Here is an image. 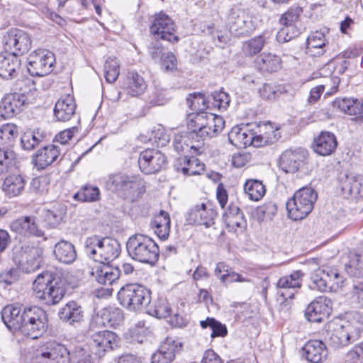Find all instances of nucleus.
<instances>
[{"label": "nucleus", "mask_w": 363, "mask_h": 363, "mask_svg": "<svg viewBox=\"0 0 363 363\" xmlns=\"http://www.w3.org/2000/svg\"><path fill=\"white\" fill-rule=\"evenodd\" d=\"M98 363L82 347H76L70 352L64 345L49 341L41 345L35 352L34 363Z\"/></svg>", "instance_id": "nucleus-1"}, {"label": "nucleus", "mask_w": 363, "mask_h": 363, "mask_svg": "<svg viewBox=\"0 0 363 363\" xmlns=\"http://www.w3.org/2000/svg\"><path fill=\"white\" fill-rule=\"evenodd\" d=\"M35 297L48 306L59 303L65 296V282L50 272L39 274L33 282Z\"/></svg>", "instance_id": "nucleus-2"}, {"label": "nucleus", "mask_w": 363, "mask_h": 363, "mask_svg": "<svg viewBox=\"0 0 363 363\" xmlns=\"http://www.w3.org/2000/svg\"><path fill=\"white\" fill-rule=\"evenodd\" d=\"M187 125L190 137L198 138L199 143L217 136L224 128L225 121L220 116L201 112L190 115Z\"/></svg>", "instance_id": "nucleus-3"}, {"label": "nucleus", "mask_w": 363, "mask_h": 363, "mask_svg": "<svg viewBox=\"0 0 363 363\" xmlns=\"http://www.w3.org/2000/svg\"><path fill=\"white\" fill-rule=\"evenodd\" d=\"M86 255L95 262L105 264L117 258L121 253V245L115 239L101 238L94 235L86 238L84 245Z\"/></svg>", "instance_id": "nucleus-4"}, {"label": "nucleus", "mask_w": 363, "mask_h": 363, "mask_svg": "<svg viewBox=\"0 0 363 363\" xmlns=\"http://www.w3.org/2000/svg\"><path fill=\"white\" fill-rule=\"evenodd\" d=\"M127 252L134 260L154 265L158 260L160 250L157 244L143 234L130 236L126 244Z\"/></svg>", "instance_id": "nucleus-5"}, {"label": "nucleus", "mask_w": 363, "mask_h": 363, "mask_svg": "<svg viewBox=\"0 0 363 363\" xmlns=\"http://www.w3.org/2000/svg\"><path fill=\"white\" fill-rule=\"evenodd\" d=\"M318 194L311 187H303L286 202L289 217L294 220L306 218L313 210Z\"/></svg>", "instance_id": "nucleus-6"}, {"label": "nucleus", "mask_w": 363, "mask_h": 363, "mask_svg": "<svg viewBox=\"0 0 363 363\" xmlns=\"http://www.w3.org/2000/svg\"><path fill=\"white\" fill-rule=\"evenodd\" d=\"M118 299L121 306L131 311H140L147 307L150 301V291L137 284H128L118 292Z\"/></svg>", "instance_id": "nucleus-7"}, {"label": "nucleus", "mask_w": 363, "mask_h": 363, "mask_svg": "<svg viewBox=\"0 0 363 363\" xmlns=\"http://www.w3.org/2000/svg\"><path fill=\"white\" fill-rule=\"evenodd\" d=\"M361 329L358 322H332L328 325L327 335L335 345L346 346L359 338Z\"/></svg>", "instance_id": "nucleus-8"}, {"label": "nucleus", "mask_w": 363, "mask_h": 363, "mask_svg": "<svg viewBox=\"0 0 363 363\" xmlns=\"http://www.w3.org/2000/svg\"><path fill=\"white\" fill-rule=\"evenodd\" d=\"M23 320L20 331L25 336L37 339L47 330L46 313L39 307L25 308Z\"/></svg>", "instance_id": "nucleus-9"}, {"label": "nucleus", "mask_w": 363, "mask_h": 363, "mask_svg": "<svg viewBox=\"0 0 363 363\" xmlns=\"http://www.w3.org/2000/svg\"><path fill=\"white\" fill-rule=\"evenodd\" d=\"M311 280L310 289L323 292L335 291L342 286L343 283L342 277L340 275L337 270L329 267L314 270L311 274Z\"/></svg>", "instance_id": "nucleus-10"}, {"label": "nucleus", "mask_w": 363, "mask_h": 363, "mask_svg": "<svg viewBox=\"0 0 363 363\" xmlns=\"http://www.w3.org/2000/svg\"><path fill=\"white\" fill-rule=\"evenodd\" d=\"M28 71L34 77H43L50 74L55 67V57L50 50L38 49L28 57Z\"/></svg>", "instance_id": "nucleus-11"}, {"label": "nucleus", "mask_w": 363, "mask_h": 363, "mask_svg": "<svg viewBox=\"0 0 363 363\" xmlns=\"http://www.w3.org/2000/svg\"><path fill=\"white\" fill-rule=\"evenodd\" d=\"M228 23L230 33L236 35H247L256 28L250 12L238 5H234L230 9Z\"/></svg>", "instance_id": "nucleus-12"}, {"label": "nucleus", "mask_w": 363, "mask_h": 363, "mask_svg": "<svg viewBox=\"0 0 363 363\" xmlns=\"http://www.w3.org/2000/svg\"><path fill=\"white\" fill-rule=\"evenodd\" d=\"M3 43L6 51L18 57L30 50L32 39L30 35L23 30L11 28L4 35Z\"/></svg>", "instance_id": "nucleus-13"}, {"label": "nucleus", "mask_w": 363, "mask_h": 363, "mask_svg": "<svg viewBox=\"0 0 363 363\" xmlns=\"http://www.w3.org/2000/svg\"><path fill=\"white\" fill-rule=\"evenodd\" d=\"M42 255L43 250L40 247L26 245L15 253L13 261L22 272L30 273L40 267Z\"/></svg>", "instance_id": "nucleus-14"}, {"label": "nucleus", "mask_w": 363, "mask_h": 363, "mask_svg": "<svg viewBox=\"0 0 363 363\" xmlns=\"http://www.w3.org/2000/svg\"><path fill=\"white\" fill-rule=\"evenodd\" d=\"M150 33L157 38L171 43L177 42L175 25L172 19L163 12L155 14L150 26Z\"/></svg>", "instance_id": "nucleus-15"}, {"label": "nucleus", "mask_w": 363, "mask_h": 363, "mask_svg": "<svg viewBox=\"0 0 363 363\" xmlns=\"http://www.w3.org/2000/svg\"><path fill=\"white\" fill-rule=\"evenodd\" d=\"M118 336L109 330L98 331L91 335L89 343L90 352L99 358L105 355L106 352L117 346Z\"/></svg>", "instance_id": "nucleus-16"}, {"label": "nucleus", "mask_w": 363, "mask_h": 363, "mask_svg": "<svg viewBox=\"0 0 363 363\" xmlns=\"http://www.w3.org/2000/svg\"><path fill=\"white\" fill-rule=\"evenodd\" d=\"M167 164V158L162 152L155 149H147L140 152L138 158L139 167L144 174H155L162 170Z\"/></svg>", "instance_id": "nucleus-17"}, {"label": "nucleus", "mask_w": 363, "mask_h": 363, "mask_svg": "<svg viewBox=\"0 0 363 363\" xmlns=\"http://www.w3.org/2000/svg\"><path fill=\"white\" fill-rule=\"evenodd\" d=\"M27 97L19 93L6 94L0 101V118L9 119L21 113L26 106Z\"/></svg>", "instance_id": "nucleus-18"}, {"label": "nucleus", "mask_w": 363, "mask_h": 363, "mask_svg": "<svg viewBox=\"0 0 363 363\" xmlns=\"http://www.w3.org/2000/svg\"><path fill=\"white\" fill-rule=\"evenodd\" d=\"M303 275L301 270H296L290 275L279 278L277 284L279 295L285 300L294 298L301 287Z\"/></svg>", "instance_id": "nucleus-19"}, {"label": "nucleus", "mask_w": 363, "mask_h": 363, "mask_svg": "<svg viewBox=\"0 0 363 363\" xmlns=\"http://www.w3.org/2000/svg\"><path fill=\"white\" fill-rule=\"evenodd\" d=\"M182 347V344L172 337H167L161 342L158 349L152 354V363H171L176 356V352Z\"/></svg>", "instance_id": "nucleus-20"}, {"label": "nucleus", "mask_w": 363, "mask_h": 363, "mask_svg": "<svg viewBox=\"0 0 363 363\" xmlns=\"http://www.w3.org/2000/svg\"><path fill=\"white\" fill-rule=\"evenodd\" d=\"M331 301L325 296H320L306 308L305 315L310 322L321 323L330 314Z\"/></svg>", "instance_id": "nucleus-21"}, {"label": "nucleus", "mask_w": 363, "mask_h": 363, "mask_svg": "<svg viewBox=\"0 0 363 363\" xmlns=\"http://www.w3.org/2000/svg\"><path fill=\"white\" fill-rule=\"evenodd\" d=\"M10 229L19 235L43 237L44 232L38 227L34 216H22L10 224Z\"/></svg>", "instance_id": "nucleus-22"}, {"label": "nucleus", "mask_w": 363, "mask_h": 363, "mask_svg": "<svg viewBox=\"0 0 363 363\" xmlns=\"http://www.w3.org/2000/svg\"><path fill=\"white\" fill-rule=\"evenodd\" d=\"M215 211L201 203L192 208L186 215V220L191 225H203L210 227L213 224Z\"/></svg>", "instance_id": "nucleus-23"}, {"label": "nucleus", "mask_w": 363, "mask_h": 363, "mask_svg": "<svg viewBox=\"0 0 363 363\" xmlns=\"http://www.w3.org/2000/svg\"><path fill=\"white\" fill-rule=\"evenodd\" d=\"M123 320V311L118 308H106L94 316L91 325L93 328L96 326L116 327Z\"/></svg>", "instance_id": "nucleus-24"}, {"label": "nucleus", "mask_w": 363, "mask_h": 363, "mask_svg": "<svg viewBox=\"0 0 363 363\" xmlns=\"http://www.w3.org/2000/svg\"><path fill=\"white\" fill-rule=\"evenodd\" d=\"M333 106L353 116L356 121L363 123V101L352 98H337L333 101Z\"/></svg>", "instance_id": "nucleus-25"}, {"label": "nucleus", "mask_w": 363, "mask_h": 363, "mask_svg": "<svg viewBox=\"0 0 363 363\" xmlns=\"http://www.w3.org/2000/svg\"><path fill=\"white\" fill-rule=\"evenodd\" d=\"M60 152V148L57 145L45 146L38 150L33 156V164L37 169H44L57 159Z\"/></svg>", "instance_id": "nucleus-26"}, {"label": "nucleus", "mask_w": 363, "mask_h": 363, "mask_svg": "<svg viewBox=\"0 0 363 363\" xmlns=\"http://www.w3.org/2000/svg\"><path fill=\"white\" fill-rule=\"evenodd\" d=\"M25 177L19 173L8 174L2 184V191L9 198L16 197L23 194L26 185Z\"/></svg>", "instance_id": "nucleus-27"}, {"label": "nucleus", "mask_w": 363, "mask_h": 363, "mask_svg": "<svg viewBox=\"0 0 363 363\" xmlns=\"http://www.w3.org/2000/svg\"><path fill=\"white\" fill-rule=\"evenodd\" d=\"M77 104L74 97L68 94L56 102L54 116L57 121H68L74 116Z\"/></svg>", "instance_id": "nucleus-28"}, {"label": "nucleus", "mask_w": 363, "mask_h": 363, "mask_svg": "<svg viewBox=\"0 0 363 363\" xmlns=\"http://www.w3.org/2000/svg\"><path fill=\"white\" fill-rule=\"evenodd\" d=\"M337 146L336 137L331 132L323 131L314 139V152L322 156L332 155L335 151Z\"/></svg>", "instance_id": "nucleus-29"}, {"label": "nucleus", "mask_w": 363, "mask_h": 363, "mask_svg": "<svg viewBox=\"0 0 363 363\" xmlns=\"http://www.w3.org/2000/svg\"><path fill=\"white\" fill-rule=\"evenodd\" d=\"M303 350L306 359L311 363H322L328 357L326 345L321 340H309L305 344Z\"/></svg>", "instance_id": "nucleus-30"}, {"label": "nucleus", "mask_w": 363, "mask_h": 363, "mask_svg": "<svg viewBox=\"0 0 363 363\" xmlns=\"http://www.w3.org/2000/svg\"><path fill=\"white\" fill-rule=\"evenodd\" d=\"M20 69L18 58L9 52L0 53V77L9 79L16 77Z\"/></svg>", "instance_id": "nucleus-31"}, {"label": "nucleus", "mask_w": 363, "mask_h": 363, "mask_svg": "<svg viewBox=\"0 0 363 363\" xmlns=\"http://www.w3.org/2000/svg\"><path fill=\"white\" fill-rule=\"evenodd\" d=\"M174 167L177 172H182L184 176L200 174L204 170V164L194 157H187L184 156L179 157L175 161Z\"/></svg>", "instance_id": "nucleus-32"}, {"label": "nucleus", "mask_w": 363, "mask_h": 363, "mask_svg": "<svg viewBox=\"0 0 363 363\" xmlns=\"http://www.w3.org/2000/svg\"><path fill=\"white\" fill-rule=\"evenodd\" d=\"M1 318L8 328L20 330L23 323L24 310L22 311L21 306H6L2 310Z\"/></svg>", "instance_id": "nucleus-33"}, {"label": "nucleus", "mask_w": 363, "mask_h": 363, "mask_svg": "<svg viewBox=\"0 0 363 363\" xmlns=\"http://www.w3.org/2000/svg\"><path fill=\"white\" fill-rule=\"evenodd\" d=\"M303 155L296 150H286L280 156L279 167L286 173L297 172L303 164Z\"/></svg>", "instance_id": "nucleus-34"}, {"label": "nucleus", "mask_w": 363, "mask_h": 363, "mask_svg": "<svg viewBox=\"0 0 363 363\" xmlns=\"http://www.w3.org/2000/svg\"><path fill=\"white\" fill-rule=\"evenodd\" d=\"M229 142L236 147L242 148L253 143V132L247 128L233 127L228 133Z\"/></svg>", "instance_id": "nucleus-35"}, {"label": "nucleus", "mask_w": 363, "mask_h": 363, "mask_svg": "<svg viewBox=\"0 0 363 363\" xmlns=\"http://www.w3.org/2000/svg\"><path fill=\"white\" fill-rule=\"evenodd\" d=\"M83 311L76 301H69L59 311L60 318L70 325L78 323L83 320Z\"/></svg>", "instance_id": "nucleus-36"}, {"label": "nucleus", "mask_w": 363, "mask_h": 363, "mask_svg": "<svg viewBox=\"0 0 363 363\" xmlns=\"http://www.w3.org/2000/svg\"><path fill=\"white\" fill-rule=\"evenodd\" d=\"M150 225L160 239H167L170 232L171 220L169 214L165 211L161 210L151 221Z\"/></svg>", "instance_id": "nucleus-37"}, {"label": "nucleus", "mask_w": 363, "mask_h": 363, "mask_svg": "<svg viewBox=\"0 0 363 363\" xmlns=\"http://www.w3.org/2000/svg\"><path fill=\"white\" fill-rule=\"evenodd\" d=\"M326 39L323 33H311L306 40V52L311 56H320L325 52Z\"/></svg>", "instance_id": "nucleus-38"}, {"label": "nucleus", "mask_w": 363, "mask_h": 363, "mask_svg": "<svg viewBox=\"0 0 363 363\" xmlns=\"http://www.w3.org/2000/svg\"><path fill=\"white\" fill-rule=\"evenodd\" d=\"M96 280L100 284L111 285L119 278V270L118 268H113L104 264L102 266L96 267L91 272Z\"/></svg>", "instance_id": "nucleus-39"}, {"label": "nucleus", "mask_w": 363, "mask_h": 363, "mask_svg": "<svg viewBox=\"0 0 363 363\" xmlns=\"http://www.w3.org/2000/svg\"><path fill=\"white\" fill-rule=\"evenodd\" d=\"M342 191L354 197H363V175L346 176L341 182Z\"/></svg>", "instance_id": "nucleus-40"}, {"label": "nucleus", "mask_w": 363, "mask_h": 363, "mask_svg": "<svg viewBox=\"0 0 363 363\" xmlns=\"http://www.w3.org/2000/svg\"><path fill=\"white\" fill-rule=\"evenodd\" d=\"M54 254L59 262L67 264L72 263L77 257L74 246L65 240H61L55 245Z\"/></svg>", "instance_id": "nucleus-41"}, {"label": "nucleus", "mask_w": 363, "mask_h": 363, "mask_svg": "<svg viewBox=\"0 0 363 363\" xmlns=\"http://www.w3.org/2000/svg\"><path fill=\"white\" fill-rule=\"evenodd\" d=\"M257 67L262 72H277L281 67L280 57L272 53H262L255 59Z\"/></svg>", "instance_id": "nucleus-42"}, {"label": "nucleus", "mask_w": 363, "mask_h": 363, "mask_svg": "<svg viewBox=\"0 0 363 363\" xmlns=\"http://www.w3.org/2000/svg\"><path fill=\"white\" fill-rule=\"evenodd\" d=\"M67 213V206L62 203H55L50 208L45 210V220L52 228L59 225Z\"/></svg>", "instance_id": "nucleus-43"}, {"label": "nucleus", "mask_w": 363, "mask_h": 363, "mask_svg": "<svg viewBox=\"0 0 363 363\" xmlns=\"http://www.w3.org/2000/svg\"><path fill=\"white\" fill-rule=\"evenodd\" d=\"M147 84L142 76L138 72L131 71L128 73L126 89L132 96L142 94L146 89Z\"/></svg>", "instance_id": "nucleus-44"}, {"label": "nucleus", "mask_w": 363, "mask_h": 363, "mask_svg": "<svg viewBox=\"0 0 363 363\" xmlns=\"http://www.w3.org/2000/svg\"><path fill=\"white\" fill-rule=\"evenodd\" d=\"M129 179V176L118 173L108 177L106 185L108 189L124 194Z\"/></svg>", "instance_id": "nucleus-45"}, {"label": "nucleus", "mask_w": 363, "mask_h": 363, "mask_svg": "<svg viewBox=\"0 0 363 363\" xmlns=\"http://www.w3.org/2000/svg\"><path fill=\"white\" fill-rule=\"evenodd\" d=\"M345 270L352 277H363V250L350 255L349 262L345 264Z\"/></svg>", "instance_id": "nucleus-46"}, {"label": "nucleus", "mask_w": 363, "mask_h": 363, "mask_svg": "<svg viewBox=\"0 0 363 363\" xmlns=\"http://www.w3.org/2000/svg\"><path fill=\"white\" fill-rule=\"evenodd\" d=\"M244 191L250 199L257 201L264 196L266 189L262 182L248 179L244 185Z\"/></svg>", "instance_id": "nucleus-47"}, {"label": "nucleus", "mask_w": 363, "mask_h": 363, "mask_svg": "<svg viewBox=\"0 0 363 363\" xmlns=\"http://www.w3.org/2000/svg\"><path fill=\"white\" fill-rule=\"evenodd\" d=\"M200 325L203 329L209 328L212 330L211 334L212 338L216 337H223L228 334L226 326L214 318L208 317L206 320L200 321Z\"/></svg>", "instance_id": "nucleus-48"}, {"label": "nucleus", "mask_w": 363, "mask_h": 363, "mask_svg": "<svg viewBox=\"0 0 363 363\" xmlns=\"http://www.w3.org/2000/svg\"><path fill=\"white\" fill-rule=\"evenodd\" d=\"M44 138V135L40 133L39 130L28 131L24 133L21 138V147L25 150H32Z\"/></svg>", "instance_id": "nucleus-49"}, {"label": "nucleus", "mask_w": 363, "mask_h": 363, "mask_svg": "<svg viewBox=\"0 0 363 363\" xmlns=\"http://www.w3.org/2000/svg\"><path fill=\"white\" fill-rule=\"evenodd\" d=\"M120 74V65L118 60L113 57H109L104 65V77L108 83L116 81Z\"/></svg>", "instance_id": "nucleus-50"}, {"label": "nucleus", "mask_w": 363, "mask_h": 363, "mask_svg": "<svg viewBox=\"0 0 363 363\" xmlns=\"http://www.w3.org/2000/svg\"><path fill=\"white\" fill-rule=\"evenodd\" d=\"M186 104L191 110L194 111L203 112L206 108H209L208 101L205 96L201 93H194L189 95L186 98Z\"/></svg>", "instance_id": "nucleus-51"}, {"label": "nucleus", "mask_w": 363, "mask_h": 363, "mask_svg": "<svg viewBox=\"0 0 363 363\" xmlns=\"http://www.w3.org/2000/svg\"><path fill=\"white\" fill-rule=\"evenodd\" d=\"M144 191V182L138 177L129 176L127 189H125L123 195L138 197Z\"/></svg>", "instance_id": "nucleus-52"}, {"label": "nucleus", "mask_w": 363, "mask_h": 363, "mask_svg": "<svg viewBox=\"0 0 363 363\" xmlns=\"http://www.w3.org/2000/svg\"><path fill=\"white\" fill-rule=\"evenodd\" d=\"M100 191L98 187L86 185L75 194L74 198L84 202H93L98 201Z\"/></svg>", "instance_id": "nucleus-53"}, {"label": "nucleus", "mask_w": 363, "mask_h": 363, "mask_svg": "<svg viewBox=\"0 0 363 363\" xmlns=\"http://www.w3.org/2000/svg\"><path fill=\"white\" fill-rule=\"evenodd\" d=\"M190 139H192V138L190 137V132L188 134L184 135H175L173 140V145L175 150L180 152L190 148L194 149L197 152L201 148V146L199 145H195L194 144H192V143H189L188 141Z\"/></svg>", "instance_id": "nucleus-54"}, {"label": "nucleus", "mask_w": 363, "mask_h": 363, "mask_svg": "<svg viewBox=\"0 0 363 363\" xmlns=\"http://www.w3.org/2000/svg\"><path fill=\"white\" fill-rule=\"evenodd\" d=\"M16 153L10 149L0 148V174L7 172L15 164Z\"/></svg>", "instance_id": "nucleus-55"}, {"label": "nucleus", "mask_w": 363, "mask_h": 363, "mask_svg": "<svg viewBox=\"0 0 363 363\" xmlns=\"http://www.w3.org/2000/svg\"><path fill=\"white\" fill-rule=\"evenodd\" d=\"M266 43V38L264 35L255 37L243 44V51L250 55L259 52L264 44Z\"/></svg>", "instance_id": "nucleus-56"}, {"label": "nucleus", "mask_w": 363, "mask_h": 363, "mask_svg": "<svg viewBox=\"0 0 363 363\" xmlns=\"http://www.w3.org/2000/svg\"><path fill=\"white\" fill-rule=\"evenodd\" d=\"M283 27L277 34V40L279 43L289 42L298 35V30L296 26L282 25Z\"/></svg>", "instance_id": "nucleus-57"}, {"label": "nucleus", "mask_w": 363, "mask_h": 363, "mask_svg": "<svg viewBox=\"0 0 363 363\" xmlns=\"http://www.w3.org/2000/svg\"><path fill=\"white\" fill-rule=\"evenodd\" d=\"M259 131L269 144L274 143L279 138L280 133L271 123H263L259 125Z\"/></svg>", "instance_id": "nucleus-58"}, {"label": "nucleus", "mask_w": 363, "mask_h": 363, "mask_svg": "<svg viewBox=\"0 0 363 363\" xmlns=\"http://www.w3.org/2000/svg\"><path fill=\"white\" fill-rule=\"evenodd\" d=\"M211 104L219 110H226L229 106L230 99L228 93L223 91H216L211 94Z\"/></svg>", "instance_id": "nucleus-59"}, {"label": "nucleus", "mask_w": 363, "mask_h": 363, "mask_svg": "<svg viewBox=\"0 0 363 363\" xmlns=\"http://www.w3.org/2000/svg\"><path fill=\"white\" fill-rule=\"evenodd\" d=\"M18 128L14 123L4 124L0 128V138L3 143H9L17 138Z\"/></svg>", "instance_id": "nucleus-60"}, {"label": "nucleus", "mask_w": 363, "mask_h": 363, "mask_svg": "<svg viewBox=\"0 0 363 363\" xmlns=\"http://www.w3.org/2000/svg\"><path fill=\"white\" fill-rule=\"evenodd\" d=\"M277 211V204L269 201L262 204L257 208V213L262 220H272Z\"/></svg>", "instance_id": "nucleus-61"}, {"label": "nucleus", "mask_w": 363, "mask_h": 363, "mask_svg": "<svg viewBox=\"0 0 363 363\" xmlns=\"http://www.w3.org/2000/svg\"><path fill=\"white\" fill-rule=\"evenodd\" d=\"M301 12V9L298 7L290 8L280 18V23L281 25L295 26L294 23L298 21Z\"/></svg>", "instance_id": "nucleus-62"}, {"label": "nucleus", "mask_w": 363, "mask_h": 363, "mask_svg": "<svg viewBox=\"0 0 363 363\" xmlns=\"http://www.w3.org/2000/svg\"><path fill=\"white\" fill-rule=\"evenodd\" d=\"M148 52L153 60L160 61L166 54L161 43L158 40L152 41L150 43L148 47Z\"/></svg>", "instance_id": "nucleus-63"}, {"label": "nucleus", "mask_w": 363, "mask_h": 363, "mask_svg": "<svg viewBox=\"0 0 363 363\" xmlns=\"http://www.w3.org/2000/svg\"><path fill=\"white\" fill-rule=\"evenodd\" d=\"M225 223L229 228L234 230L245 229L247 225V221L245 219L244 215H238L235 217L230 216V218L228 217V218H225Z\"/></svg>", "instance_id": "nucleus-64"}]
</instances>
